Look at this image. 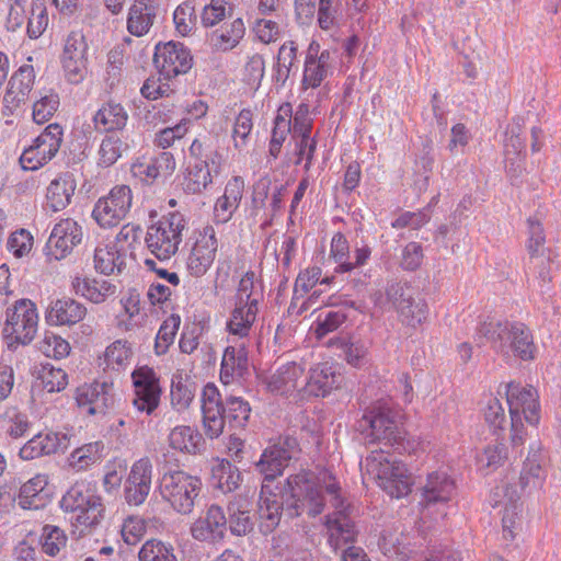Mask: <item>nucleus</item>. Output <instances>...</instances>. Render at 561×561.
I'll return each instance as SVG.
<instances>
[{"label": "nucleus", "instance_id": "obj_40", "mask_svg": "<svg viewBox=\"0 0 561 561\" xmlns=\"http://www.w3.org/2000/svg\"><path fill=\"white\" fill-rule=\"evenodd\" d=\"M77 294L94 304H101L117 291L116 284L105 279L76 278L72 282Z\"/></svg>", "mask_w": 561, "mask_h": 561}, {"label": "nucleus", "instance_id": "obj_57", "mask_svg": "<svg viewBox=\"0 0 561 561\" xmlns=\"http://www.w3.org/2000/svg\"><path fill=\"white\" fill-rule=\"evenodd\" d=\"M526 142L525 138L522 137V127L516 124L512 125L506 130V139L504 144V153L506 161H511L514 164V160L519 158L525 152Z\"/></svg>", "mask_w": 561, "mask_h": 561}, {"label": "nucleus", "instance_id": "obj_22", "mask_svg": "<svg viewBox=\"0 0 561 561\" xmlns=\"http://www.w3.org/2000/svg\"><path fill=\"white\" fill-rule=\"evenodd\" d=\"M202 413L205 434L211 439L219 437L227 419L221 396L214 385H206L203 390Z\"/></svg>", "mask_w": 561, "mask_h": 561}, {"label": "nucleus", "instance_id": "obj_20", "mask_svg": "<svg viewBox=\"0 0 561 561\" xmlns=\"http://www.w3.org/2000/svg\"><path fill=\"white\" fill-rule=\"evenodd\" d=\"M82 229L71 218H66L56 224L48 238L47 255L53 260L64 259L75 245L82 240Z\"/></svg>", "mask_w": 561, "mask_h": 561}, {"label": "nucleus", "instance_id": "obj_5", "mask_svg": "<svg viewBox=\"0 0 561 561\" xmlns=\"http://www.w3.org/2000/svg\"><path fill=\"white\" fill-rule=\"evenodd\" d=\"M38 314L30 299L16 300L7 309V319L2 329L3 340L10 350L30 344L37 332Z\"/></svg>", "mask_w": 561, "mask_h": 561}, {"label": "nucleus", "instance_id": "obj_54", "mask_svg": "<svg viewBox=\"0 0 561 561\" xmlns=\"http://www.w3.org/2000/svg\"><path fill=\"white\" fill-rule=\"evenodd\" d=\"M127 148V144L119 136H105L99 150V164L105 168L113 165Z\"/></svg>", "mask_w": 561, "mask_h": 561}, {"label": "nucleus", "instance_id": "obj_49", "mask_svg": "<svg viewBox=\"0 0 561 561\" xmlns=\"http://www.w3.org/2000/svg\"><path fill=\"white\" fill-rule=\"evenodd\" d=\"M213 479L216 481V486L226 493L238 488L241 474L230 461L221 460L213 468Z\"/></svg>", "mask_w": 561, "mask_h": 561}, {"label": "nucleus", "instance_id": "obj_16", "mask_svg": "<svg viewBox=\"0 0 561 561\" xmlns=\"http://www.w3.org/2000/svg\"><path fill=\"white\" fill-rule=\"evenodd\" d=\"M358 427L362 432L369 428L371 442H383L386 447L393 446L402 439L403 432L390 410H371L364 414Z\"/></svg>", "mask_w": 561, "mask_h": 561}, {"label": "nucleus", "instance_id": "obj_7", "mask_svg": "<svg viewBox=\"0 0 561 561\" xmlns=\"http://www.w3.org/2000/svg\"><path fill=\"white\" fill-rule=\"evenodd\" d=\"M160 493L173 510L180 514H190L198 496L202 482L197 477L176 470L163 474Z\"/></svg>", "mask_w": 561, "mask_h": 561}, {"label": "nucleus", "instance_id": "obj_13", "mask_svg": "<svg viewBox=\"0 0 561 561\" xmlns=\"http://www.w3.org/2000/svg\"><path fill=\"white\" fill-rule=\"evenodd\" d=\"M88 44L81 31L68 34L60 61L66 80L71 84L81 83L88 73L87 60Z\"/></svg>", "mask_w": 561, "mask_h": 561}, {"label": "nucleus", "instance_id": "obj_11", "mask_svg": "<svg viewBox=\"0 0 561 561\" xmlns=\"http://www.w3.org/2000/svg\"><path fill=\"white\" fill-rule=\"evenodd\" d=\"M62 142V128L58 124H49L37 136L33 144L25 148L19 162L25 171H36L47 164L58 152Z\"/></svg>", "mask_w": 561, "mask_h": 561}, {"label": "nucleus", "instance_id": "obj_10", "mask_svg": "<svg viewBox=\"0 0 561 561\" xmlns=\"http://www.w3.org/2000/svg\"><path fill=\"white\" fill-rule=\"evenodd\" d=\"M133 193L127 185L114 186L106 196L98 199L92 218L101 228H113L123 221L130 210Z\"/></svg>", "mask_w": 561, "mask_h": 561}, {"label": "nucleus", "instance_id": "obj_59", "mask_svg": "<svg viewBox=\"0 0 561 561\" xmlns=\"http://www.w3.org/2000/svg\"><path fill=\"white\" fill-rule=\"evenodd\" d=\"M378 546L386 557L392 558L404 554L402 533L396 528L383 529L380 535Z\"/></svg>", "mask_w": 561, "mask_h": 561}, {"label": "nucleus", "instance_id": "obj_33", "mask_svg": "<svg viewBox=\"0 0 561 561\" xmlns=\"http://www.w3.org/2000/svg\"><path fill=\"white\" fill-rule=\"evenodd\" d=\"M87 308L81 302L64 297L51 302L46 319L56 325H73L84 319Z\"/></svg>", "mask_w": 561, "mask_h": 561}, {"label": "nucleus", "instance_id": "obj_8", "mask_svg": "<svg viewBox=\"0 0 561 561\" xmlns=\"http://www.w3.org/2000/svg\"><path fill=\"white\" fill-rule=\"evenodd\" d=\"M386 296L407 327L416 329L426 322L428 306L415 287L407 283H394L387 287Z\"/></svg>", "mask_w": 561, "mask_h": 561}, {"label": "nucleus", "instance_id": "obj_17", "mask_svg": "<svg viewBox=\"0 0 561 561\" xmlns=\"http://www.w3.org/2000/svg\"><path fill=\"white\" fill-rule=\"evenodd\" d=\"M35 81L33 66H21L11 77L3 96V115H14L24 106Z\"/></svg>", "mask_w": 561, "mask_h": 561}, {"label": "nucleus", "instance_id": "obj_52", "mask_svg": "<svg viewBox=\"0 0 561 561\" xmlns=\"http://www.w3.org/2000/svg\"><path fill=\"white\" fill-rule=\"evenodd\" d=\"M138 557L140 561H178L174 547L158 539L146 541Z\"/></svg>", "mask_w": 561, "mask_h": 561}, {"label": "nucleus", "instance_id": "obj_29", "mask_svg": "<svg viewBox=\"0 0 561 561\" xmlns=\"http://www.w3.org/2000/svg\"><path fill=\"white\" fill-rule=\"evenodd\" d=\"M255 496V489H248L244 493L234 495L228 504L229 528L233 535L244 536L253 529L250 507Z\"/></svg>", "mask_w": 561, "mask_h": 561}, {"label": "nucleus", "instance_id": "obj_58", "mask_svg": "<svg viewBox=\"0 0 561 561\" xmlns=\"http://www.w3.org/2000/svg\"><path fill=\"white\" fill-rule=\"evenodd\" d=\"M507 459V450L502 442L495 439L493 443L488 444L482 454L479 456V462L482 467L490 470H495L502 466Z\"/></svg>", "mask_w": 561, "mask_h": 561}, {"label": "nucleus", "instance_id": "obj_47", "mask_svg": "<svg viewBox=\"0 0 561 561\" xmlns=\"http://www.w3.org/2000/svg\"><path fill=\"white\" fill-rule=\"evenodd\" d=\"M48 484V476L36 474L20 488L19 504L23 508H38L42 505L41 493Z\"/></svg>", "mask_w": 561, "mask_h": 561}, {"label": "nucleus", "instance_id": "obj_37", "mask_svg": "<svg viewBox=\"0 0 561 561\" xmlns=\"http://www.w3.org/2000/svg\"><path fill=\"white\" fill-rule=\"evenodd\" d=\"M191 163H201L211 168L215 175L220 172L222 156L218 150L214 139L209 136H203L193 140L188 148Z\"/></svg>", "mask_w": 561, "mask_h": 561}, {"label": "nucleus", "instance_id": "obj_45", "mask_svg": "<svg viewBox=\"0 0 561 561\" xmlns=\"http://www.w3.org/2000/svg\"><path fill=\"white\" fill-rule=\"evenodd\" d=\"M214 175L211 168L190 162L183 182L184 191L188 194H201L213 183Z\"/></svg>", "mask_w": 561, "mask_h": 561}, {"label": "nucleus", "instance_id": "obj_24", "mask_svg": "<svg viewBox=\"0 0 561 561\" xmlns=\"http://www.w3.org/2000/svg\"><path fill=\"white\" fill-rule=\"evenodd\" d=\"M227 524L222 507L213 504L207 508L205 516L198 517L193 523L191 534L199 541L218 542L225 537Z\"/></svg>", "mask_w": 561, "mask_h": 561}, {"label": "nucleus", "instance_id": "obj_1", "mask_svg": "<svg viewBox=\"0 0 561 561\" xmlns=\"http://www.w3.org/2000/svg\"><path fill=\"white\" fill-rule=\"evenodd\" d=\"M322 490L331 496L334 508L342 505L341 488L329 470H301L289 476L282 495L284 514L289 518L318 516L325 505Z\"/></svg>", "mask_w": 561, "mask_h": 561}, {"label": "nucleus", "instance_id": "obj_4", "mask_svg": "<svg viewBox=\"0 0 561 561\" xmlns=\"http://www.w3.org/2000/svg\"><path fill=\"white\" fill-rule=\"evenodd\" d=\"M60 507L65 512L78 513L77 525L94 527L104 518L105 506L94 488L85 481H77L64 494Z\"/></svg>", "mask_w": 561, "mask_h": 561}, {"label": "nucleus", "instance_id": "obj_42", "mask_svg": "<svg viewBox=\"0 0 561 561\" xmlns=\"http://www.w3.org/2000/svg\"><path fill=\"white\" fill-rule=\"evenodd\" d=\"M93 121L96 128L104 131L122 130L127 124L128 114L119 103L108 102L95 113Z\"/></svg>", "mask_w": 561, "mask_h": 561}, {"label": "nucleus", "instance_id": "obj_36", "mask_svg": "<svg viewBox=\"0 0 561 561\" xmlns=\"http://www.w3.org/2000/svg\"><path fill=\"white\" fill-rule=\"evenodd\" d=\"M157 16V8L149 0H135L128 11L127 31L137 37L148 34Z\"/></svg>", "mask_w": 561, "mask_h": 561}, {"label": "nucleus", "instance_id": "obj_50", "mask_svg": "<svg viewBox=\"0 0 561 561\" xmlns=\"http://www.w3.org/2000/svg\"><path fill=\"white\" fill-rule=\"evenodd\" d=\"M124 259L118 251L111 247H99L94 251V267L104 275H111L117 270L122 272Z\"/></svg>", "mask_w": 561, "mask_h": 561}, {"label": "nucleus", "instance_id": "obj_28", "mask_svg": "<svg viewBox=\"0 0 561 561\" xmlns=\"http://www.w3.org/2000/svg\"><path fill=\"white\" fill-rule=\"evenodd\" d=\"M332 53L327 49L319 53V45L311 44L305 60L302 85L305 88H318L332 71Z\"/></svg>", "mask_w": 561, "mask_h": 561}, {"label": "nucleus", "instance_id": "obj_60", "mask_svg": "<svg viewBox=\"0 0 561 561\" xmlns=\"http://www.w3.org/2000/svg\"><path fill=\"white\" fill-rule=\"evenodd\" d=\"M39 351L47 357L60 359L69 354L70 345L62 337L46 332L44 339L39 342Z\"/></svg>", "mask_w": 561, "mask_h": 561}, {"label": "nucleus", "instance_id": "obj_15", "mask_svg": "<svg viewBox=\"0 0 561 561\" xmlns=\"http://www.w3.org/2000/svg\"><path fill=\"white\" fill-rule=\"evenodd\" d=\"M135 397L133 405L139 412L150 415L160 403L161 388L154 370L148 366H141L131 374Z\"/></svg>", "mask_w": 561, "mask_h": 561}, {"label": "nucleus", "instance_id": "obj_34", "mask_svg": "<svg viewBox=\"0 0 561 561\" xmlns=\"http://www.w3.org/2000/svg\"><path fill=\"white\" fill-rule=\"evenodd\" d=\"M76 187L77 183L72 173L65 172L59 174L47 187V207L53 211L65 209L70 204Z\"/></svg>", "mask_w": 561, "mask_h": 561}, {"label": "nucleus", "instance_id": "obj_3", "mask_svg": "<svg viewBox=\"0 0 561 561\" xmlns=\"http://www.w3.org/2000/svg\"><path fill=\"white\" fill-rule=\"evenodd\" d=\"M364 468L391 497L400 499L411 492V474L405 465L390 451L382 448L371 450L365 459Z\"/></svg>", "mask_w": 561, "mask_h": 561}, {"label": "nucleus", "instance_id": "obj_19", "mask_svg": "<svg viewBox=\"0 0 561 561\" xmlns=\"http://www.w3.org/2000/svg\"><path fill=\"white\" fill-rule=\"evenodd\" d=\"M546 456L542 453L541 445L534 444L529 446L528 454L523 461L519 472L517 490L530 494L543 486L546 481Z\"/></svg>", "mask_w": 561, "mask_h": 561}, {"label": "nucleus", "instance_id": "obj_32", "mask_svg": "<svg viewBox=\"0 0 561 561\" xmlns=\"http://www.w3.org/2000/svg\"><path fill=\"white\" fill-rule=\"evenodd\" d=\"M329 542L334 550L355 541L357 531L351 518L345 514L344 500L332 515L327 517Z\"/></svg>", "mask_w": 561, "mask_h": 561}, {"label": "nucleus", "instance_id": "obj_48", "mask_svg": "<svg viewBox=\"0 0 561 561\" xmlns=\"http://www.w3.org/2000/svg\"><path fill=\"white\" fill-rule=\"evenodd\" d=\"M104 445L102 442H92L76 448L69 457V465L77 471L85 470L101 460Z\"/></svg>", "mask_w": 561, "mask_h": 561}, {"label": "nucleus", "instance_id": "obj_44", "mask_svg": "<svg viewBox=\"0 0 561 561\" xmlns=\"http://www.w3.org/2000/svg\"><path fill=\"white\" fill-rule=\"evenodd\" d=\"M257 307L236 302L231 318L227 323V329L231 334L247 336L256 319Z\"/></svg>", "mask_w": 561, "mask_h": 561}, {"label": "nucleus", "instance_id": "obj_56", "mask_svg": "<svg viewBox=\"0 0 561 561\" xmlns=\"http://www.w3.org/2000/svg\"><path fill=\"white\" fill-rule=\"evenodd\" d=\"M59 106V95L55 92L42 95L33 104V119L37 124L48 122Z\"/></svg>", "mask_w": 561, "mask_h": 561}, {"label": "nucleus", "instance_id": "obj_31", "mask_svg": "<svg viewBox=\"0 0 561 561\" xmlns=\"http://www.w3.org/2000/svg\"><path fill=\"white\" fill-rule=\"evenodd\" d=\"M329 542L334 550L355 541L357 531L351 518L345 514L344 500L332 515L327 517Z\"/></svg>", "mask_w": 561, "mask_h": 561}, {"label": "nucleus", "instance_id": "obj_64", "mask_svg": "<svg viewBox=\"0 0 561 561\" xmlns=\"http://www.w3.org/2000/svg\"><path fill=\"white\" fill-rule=\"evenodd\" d=\"M37 443L43 446L46 455L58 453L59 450L67 449L69 439L66 434L60 433H39L34 436Z\"/></svg>", "mask_w": 561, "mask_h": 561}, {"label": "nucleus", "instance_id": "obj_38", "mask_svg": "<svg viewBox=\"0 0 561 561\" xmlns=\"http://www.w3.org/2000/svg\"><path fill=\"white\" fill-rule=\"evenodd\" d=\"M248 366V353L244 347H226L221 359L220 380L229 385L234 379L242 378Z\"/></svg>", "mask_w": 561, "mask_h": 561}, {"label": "nucleus", "instance_id": "obj_30", "mask_svg": "<svg viewBox=\"0 0 561 561\" xmlns=\"http://www.w3.org/2000/svg\"><path fill=\"white\" fill-rule=\"evenodd\" d=\"M341 375L333 365L321 363L310 369L309 375H305L304 387L307 394L314 397H325L331 390L339 387Z\"/></svg>", "mask_w": 561, "mask_h": 561}, {"label": "nucleus", "instance_id": "obj_53", "mask_svg": "<svg viewBox=\"0 0 561 561\" xmlns=\"http://www.w3.org/2000/svg\"><path fill=\"white\" fill-rule=\"evenodd\" d=\"M222 404L226 419L232 426H245L251 412L249 402L244 401L240 397L229 396Z\"/></svg>", "mask_w": 561, "mask_h": 561}, {"label": "nucleus", "instance_id": "obj_12", "mask_svg": "<svg viewBox=\"0 0 561 561\" xmlns=\"http://www.w3.org/2000/svg\"><path fill=\"white\" fill-rule=\"evenodd\" d=\"M306 363L304 360H277L274 369L262 375L261 380L266 389L276 394H289L304 387Z\"/></svg>", "mask_w": 561, "mask_h": 561}, {"label": "nucleus", "instance_id": "obj_26", "mask_svg": "<svg viewBox=\"0 0 561 561\" xmlns=\"http://www.w3.org/2000/svg\"><path fill=\"white\" fill-rule=\"evenodd\" d=\"M420 505L430 508L436 504L448 503L456 491L455 481L444 471L427 474L425 483L420 488Z\"/></svg>", "mask_w": 561, "mask_h": 561}, {"label": "nucleus", "instance_id": "obj_27", "mask_svg": "<svg viewBox=\"0 0 561 561\" xmlns=\"http://www.w3.org/2000/svg\"><path fill=\"white\" fill-rule=\"evenodd\" d=\"M495 497H503L506 500L504 514L502 517L503 536L507 540H513L516 530L520 526V505L517 503L520 499V492L516 485L503 483L494 489ZM502 499L495 501V504H501Z\"/></svg>", "mask_w": 561, "mask_h": 561}, {"label": "nucleus", "instance_id": "obj_39", "mask_svg": "<svg viewBox=\"0 0 561 561\" xmlns=\"http://www.w3.org/2000/svg\"><path fill=\"white\" fill-rule=\"evenodd\" d=\"M265 486H262V495L259 500L257 514L260 518V530L264 535L271 534L279 524L283 510V501L277 500L276 494L263 496Z\"/></svg>", "mask_w": 561, "mask_h": 561}, {"label": "nucleus", "instance_id": "obj_14", "mask_svg": "<svg viewBox=\"0 0 561 561\" xmlns=\"http://www.w3.org/2000/svg\"><path fill=\"white\" fill-rule=\"evenodd\" d=\"M153 62L161 76L172 79L192 68L193 57L182 43L171 41L156 46Z\"/></svg>", "mask_w": 561, "mask_h": 561}, {"label": "nucleus", "instance_id": "obj_23", "mask_svg": "<svg viewBox=\"0 0 561 561\" xmlns=\"http://www.w3.org/2000/svg\"><path fill=\"white\" fill-rule=\"evenodd\" d=\"M296 447V439L287 437L283 443L279 442L265 449L256 463L259 471L264 476V480H274L282 474L293 458Z\"/></svg>", "mask_w": 561, "mask_h": 561}, {"label": "nucleus", "instance_id": "obj_2", "mask_svg": "<svg viewBox=\"0 0 561 561\" xmlns=\"http://www.w3.org/2000/svg\"><path fill=\"white\" fill-rule=\"evenodd\" d=\"M479 332L491 347L503 357L514 356L528 362L536 358L537 346L531 330L518 321H489L481 323Z\"/></svg>", "mask_w": 561, "mask_h": 561}, {"label": "nucleus", "instance_id": "obj_9", "mask_svg": "<svg viewBox=\"0 0 561 561\" xmlns=\"http://www.w3.org/2000/svg\"><path fill=\"white\" fill-rule=\"evenodd\" d=\"M497 393L506 397L511 421L518 422L524 417L530 425L539 423V394L535 387L511 381L501 383Z\"/></svg>", "mask_w": 561, "mask_h": 561}, {"label": "nucleus", "instance_id": "obj_62", "mask_svg": "<svg viewBox=\"0 0 561 561\" xmlns=\"http://www.w3.org/2000/svg\"><path fill=\"white\" fill-rule=\"evenodd\" d=\"M483 415L485 422L494 428V432L497 430H503L504 424L506 423V414L505 410L497 397L489 398L486 405L483 410Z\"/></svg>", "mask_w": 561, "mask_h": 561}, {"label": "nucleus", "instance_id": "obj_41", "mask_svg": "<svg viewBox=\"0 0 561 561\" xmlns=\"http://www.w3.org/2000/svg\"><path fill=\"white\" fill-rule=\"evenodd\" d=\"M310 133L311 121L307 115V111H302V108L299 107L294 117V134H298L300 136L297 151L298 158L295 163L299 164L301 162V156L305 152V147H308L307 164H305V169L307 171L310 169L317 147V141L310 138Z\"/></svg>", "mask_w": 561, "mask_h": 561}, {"label": "nucleus", "instance_id": "obj_43", "mask_svg": "<svg viewBox=\"0 0 561 561\" xmlns=\"http://www.w3.org/2000/svg\"><path fill=\"white\" fill-rule=\"evenodd\" d=\"M245 27L241 19L222 25L210 35L211 45L218 50H230L234 48L244 36Z\"/></svg>", "mask_w": 561, "mask_h": 561}, {"label": "nucleus", "instance_id": "obj_61", "mask_svg": "<svg viewBox=\"0 0 561 561\" xmlns=\"http://www.w3.org/2000/svg\"><path fill=\"white\" fill-rule=\"evenodd\" d=\"M48 25V16L44 2L35 1L32 4L31 16L27 23V34L31 38H38Z\"/></svg>", "mask_w": 561, "mask_h": 561}, {"label": "nucleus", "instance_id": "obj_35", "mask_svg": "<svg viewBox=\"0 0 561 561\" xmlns=\"http://www.w3.org/2000/svg\"><path fill=\"white\" fill-rule=\"evenodd\" d=\"M131 170L135 175L152 183L158 178L171 175L175 170V160L171 152L163 151L148 161L134 163Z\"/></svg>", "mask_w": 561, "mask_h": 561}, {"label": "nucleus", "instance_id": "obj_55", "mask_svg": "<svg viewBox=\"0 0 561 561\" xmlns=\"http://www.w3.org/2000/svg\"><path fill=\"white\" fill-rule=\"evenodd\" d=\"M38 378L42 380L44 389L48 392H59L68 385V375L66 371L50 364H44L42 366Z\"/></svg>", "mask_w": 561, "mask_h": 561}, {"label": "nucleus", "instance_id": "obj_63", "mask_svg": "<svg viewBox=\"0 0 561 561\" xmlns=\"http://www.w3.org/2000/svg\"><path fill=\"white\" fill-rule=\"evenodd\" d=\"M431 219L430 207L423 208L415 213L404 211L392 224L393 228H412L419 229L427 224Z\"/></svg>", "mask_w": 561, "mask_h": 561}, {"label": "nucleus", "instance_id": "obj_18", "mask_svg": "<svg viewBox=\"0 0 561 561\" xmlns=\"http://www.w3.org/2000/svg\"><path fill=\"white\" fill-rule=\"evenodd\" d=\"M113 385L107 382L84 383L76 389L75 400L87 415H104L113 404Z\"/></svg>", "mask_w": 561, "mask_h": 561}, {"label": "nucleus", "instance_id": "obj_51", "mask_svg": "<svg viewBox=\"0 0 561 561\" xmlns=\"http://www.w3.org/2000/svg\"><path fill=\"white\" fill-rule=\"evenodd\" d=\"M68 537L60 527L55 525H45L41 534V546L45 554L56 557L66 548Z\"/></svg>", "mask_w": 561, "mask_h": 561}, {"label": "nucleus", "instance_id": "obj_21", "mask_svg": "<svg viewBox=\"0 0 561 561\" xmlns=\"http://www.w3.org/2000/svg\"><path fill=\"white\" fill-rule=\"evenodd\" d=\"M152 466L149 459L136 461L124 484V499L128 505L139 506L149 495L151 489Z\"/></svg>", "mask_w": 561, "mask_h": 561}, {"label": "nucleus", "instance_id": "obj_6", "mask_svg": "<svg viewBox=\"0 0 561 561\" xmlns=\"http://www.w3.org/2000/svg\"><path fill=\"white\" fill-rule=\"evenodd\" d=\"M185 224L184 216L179 211H173L151 225L145 239L149 251L159 260H168L174 255L182 241Z\"/></svg>", "mask_w": 561, "mask_h": 561}, {"label": "nucleus", "instance_id": "obj_46", "mask_svg": "<svg viewBox=\"0 0 561 561\" xmlns=\"http://www.w3.org/2000/svg\"><path fill=\"white\" fill-rule=\"evenodd\" d=\"M170 446L173 449L187 454H196L203 444L202 435L190 426H176L169 435Z\"/></svg>", "mask_w": 561, "mask_h": 561}, {"label": "nucleus", "instance_id": "obj_25", "mask_svg": "<svg viewBox=\"0 0 561 561\" xmlns=\"http://www.w3.org/2000/svg\"><path fill=\"white\" fill-rule=\"evenodd\" d=\"M218 242L213 227H206L203 236L195 242L188 257L187 270L191 275L201 277L211 266Z\"/></svg>", "mask_w": 561, "mask_h": 561}]
</instances>
